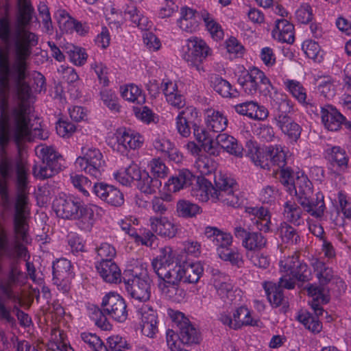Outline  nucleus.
<instances>
[{
    "label": "nucleus",
    "mask_w": 351,
    "mask_h": 351,
    "mask_svg": "<svg viewBox=\"0 0 351 351\" xmlns=\"http://www.w3.org/2000/svg\"><path fill=\"white\" fill-rule=\"evenodd\" d=\"M326 153L333 168L330 172L332 176L345 183L342 174L348 171L349 162V156L346 150L339 146H333L328 147Z\"/></svg>",
    "instance_id": "dca6fc26"
},
{
    "label": "nucleus",
    "mask_w": 351,
    "mask_h": 351,
    "mask_svg": "<svg viewBox=\"0 0 351 351\" xmlns=\"http://www.w3.org/2000/svg\"><path fill=\"white\" fill-rule=\"evenodd\" d=\"M101 99L110 110L119 112L120 105L115 93L110 89L104 88L100 92Z\"/></svg>",
    "instance_id": "774afa93"
},
{
    "label": "nucleus",
    "mask_w": 351,
    "mask_h": 351,
    "mask_svg": "<svg viewBox=\"0 0 351 351\" xmlns=\"http://www.w3.org/2000/svg\"><path fill=\"white\" fill-rule=\"evenodd\" d=\"M138 313L141 315L142 333L153 338L158 332L156 313L151 306L145 304L138 310Z\"/></svg>",
    "instance_id": "393cba45"
},
{
    "label": "nucleus",
    "mask_w": 351,
    "mask_h": 351,
    "mask_svg": "<svg viewBox=\"0 0 351 351\" xmlns=\"http://www.w3.org/2000/svg\"><path fill=\"white\" fill-rule=\"evenodd\" d=\"M307 292L308 295L313 298L312 301L309 302L311 308L317 316L322 315L324 309L320 304L329 301L326 291L324 287L311 284L307 287Z\"/></svg>",
    "instance_id": "e433bc0d"
},
{
    "label": "nucleus",
    "mask_w": 351,
    "mask_h": 351,
    "mask_svg": "<svg viewBox=\"0 0 351 351\" xmlns=\"http://www.w3.org/2000/svg\"><path fill=\"white\" fill-rule=\"evenodd\" d=\"M271 105L277 111L275 122L281 132L287 136L291 143H295L300 138L301 126L295 122L288 113L293 110V104L288 97L282 93H274L271 97Z\"/></svg>",
    "instance_id": "39448f33"
},
{
    "label": "nucleus",
    "mask_w": 351,
    "mask_h": 351,
    "mask_svg": "<svg viewBox=\"0 0 351 351\" xmlns=\"http://www.w3.org/2000/svg\"><path fill=\"white\" fill-rule=\"evenodd\" d=\"M245 212L259 232H250L239 226L234 228V235L237 239L241 240V245L246 253L262 251L267 245V239L261 232H269L271 225L269 211L267 208L261 206L247 207Z\"/></svg>",
    "instance_id": "7ed1b4c3"
},
{
    "label": "nucleus",
    "mask_w": 351,
    "mask_h": 351,
    "mask_svg": "<svg viewBox=\"0 0 351 351\" xmlns=\"http://www.w3.org/2000/svg\"><path fill=\"white\" fill-rule=\"evenodd\" d=\"M322 122L330 131H338L346 121L344 117L336 108L326 105L321 108Z\"/></svg>",
    "instance_id": "bb28decb"
},
{
    "label": "nucleus",
    "mask_w": 351,
    "mask_h": 351,
    "mask_svg": "<svg viewBox=\"0 0 351 351\" xmlns=\"http://www.w3.org/2000/svg\"><path fill=\"white\" fill-rule=\"evenodd\" d=\"M80 338L93 351H109L96 334L84 332L80 334Z\"/></svg>",
    "instance_id": "052dcab7"
},
{
    "label": "nucleus",
    "mask_w": 351,
    "mask_h": 351,
    "mask_svg": "<svg viewBox=\"0 0 351 351\" xmlns=\"http://www.w3.org/2000/svg\"><path fill=\"white\" fill-rule=\"evenodd\" d=\"M199 117V112L196 108L187 106L175 118L176 130L183 138H188L191 134L190 124Z\"/></svg>",
    "instance_id": "4be33fe9"
},
{
    "label": "nucleus",
    "mask_w": 351,
    "mask_h": 351,
    "mask_svg": "<svg viewBox=\"0 0 351 351\" xmlns=\"http://www.w3.org/2000/svg\"><path fill=\"white\" fill-rule=\"evenodd\" d=\"M282 215L285 219L295 226L304 223L302 208L295 201L288 200L284 204Z\"/></svg>",
    "instance_id": "79ce46f5"
},
{
    "label": "nucleus",
    "mask_w": 351,
    "mask_h": 351,
    "mask_svg": "<svg viewBox=\"0 0 351 351\" xmlns=\"http://www.w3.org/2000/svg\"><path fill=\"white\" fill-rule=\"evenodd\" d=\"M268 154L272 165L277 166L278 168H282L286 165L287 153L285 148L280 145L268 147Z\"/></svg>",
    "instance_id": "5fc2aeb1"
},
{
    "label": "nucleus",
    "mask_w": 351,
    "mask_h": 351,
    "mask_svg": "<svg viewBox=\"0 0 351 351\" xmlns=\"http://www.w3.org/2000/svg\"><path fill=\"white\" fill-rule=\"evenodd\" d=\"M219 320L223 325L233 330H238L243 326H257L258 322L253 315V313L245 306L236 308L232 315L221 313Z\"/></svg>",
    "instance_id": "f8f14e48"
},
{
    "label": "nucleus",
    "mask_w": 351,
    "mask_h": 351,
    "mask_svg": "<svg viewBox=\"0 0 351 351\" xmlns=\"http://www.w3.org/2000/svg\"><path fill=\"white\" fill-rule=\"evenodd\" d=\"M194 167L202 175H208L216 169L213 160L206 155H199L195 162Z\"/></svg>",
    "instance_id": "680f3d73"
},
{
    "label": "nucleus",
    "mask_w": 351,
    "mask_h": 351,
    "mask_svg": "<svg viewBox=\"0 0 351 351\" xmlns=\"http://www.w3.org/2000/svg\"><path fill=\"white\" fill-rule=\"evenodd\" d=\"M156 274L160 278L158 288L165 297L176 302H182L186 299V293L180 286L183 282L181 263L160 269Z\"/></svg>",
    "instance_id": "423d86ee"
},
{
    "label": "nucleus",
    "mask_w": 351,
    "mask_h": 351,
    "mask_svg": "<svg viewBox=\"0 0 351 351\" xmlns=\"http://www.w3.org/2000/svg\"><path fill=\"white\" fill-rule=\"evenodd\" d=\"M237 192V182L233 178L221 171L215 174L214 191L211 195L213 202L232 207L239 206L240 198Z\"/></svg>",
    "instance_id": "6e6552de"
},
{
    "label": "nucleus",
    "mask_w": 351,
    "mask_h": 351,
    "mask_svg": "<svg viewBox=\"0 0 351 351\" xmlns=\"http://www.w3.org/2000/svg\"><path fill=\"white\" fill-rule=\"evenodd\" d=\"M247 156L255 165L264 169H270L271 161L268 154V147L264 151L263 149L252 145L248 148Z\"/></svg>",
    "instance_id": "49530a36"
},
{
    "label": "nucleus",
    "mask_w": 351,
    "mask_h": 351,
    "mask_svg": "<svg viewBox=\"0 0 351 351\" xmlns=\"http://www.w3.org/2000/svg\"><path fill=\"white\" fill-rule=\"evenodd\" d=\"M194 175L186 169L178 171V174L171 177L165 183L163 190L171 195L172 193H177L180 190L191 185Z\"/></svg>",
    "instance_id": "a878e982"
},
{
    "label": "nucleus",
    "mask_w": 351,
    "mask_h": 351,
    "mask_svg": "<svg viewBox=\"0 0 351 351\" xmlns=\"http://www.w3.org/2000/svg\"><path fill=\"white\" fill-rule=\"evenodd\" d=\"M297 319L307 329L314 333H319L322 328V323L308 312L301 311L297 316Z\"/></svg>",
    "instance_id": "bf43d9fd"
},
{
    "label": "nucleus",
    "mask_w": 351,
    "mask_h": 351,
    "mask_svg": "<svg viewBox=\"0 0 351 351\" xmlns=\"http://www.w3.org/2000/svg\"><path fill=\"white\" fill-rule=\"evenodd\" d=\"M214 90L221 97L232 98L238 96V92L233 88L230 83L221 77L215 75L211 80Z\"/></svg>",
    "instance_id": "09e8293b"
},
{
    "label": "nucleus",
    "mask_w": 351,
    "mask_h": 351,
    "mask_svg": "<svg viewBox=\"0 0 351 351\" xmlns=\"http://www.w3.org/2000/svg\"><path fill=\"white\" fill-rule=\"evenodd\" d=\"M214 191V186L203 176H198L196 184L193 187L191 195L197 199L202 202H206L211 199V195Z\"/></svg>",
    "instance_id": "58836bf2"
},
{
    "label": "nucleus",
    "mask_w": 351,
    "mask_h": 351,
    "mask_svg": "<svg viewBox=\"0 0 351 351\" xmlns=\"http://www.w3.org/2000/svg\"><path fill=\"white\" fill-rule=\"evenodd\" d=\"M199 12L182 6L180 10V18L177 20L178 26L183 32L193 33L199 27Z\"/></svg>",
    "instance_id": "cd10ccee"
},
{
    "label": "nucleus",
    "mask_w": 351,
    "mask_h": 351,
    "mask_svg": "<svg viewBox=\"0 0 351 351\" xmlns=\"http://www.w3.org/2000/svg\"><path fill=\"white\" fill-rule=\"evenodd\" d=\"M82 205L78 198L66 194L59 195L53 202L56 215L62 219L71 220L77 218L78 212Z\"/></svg>",
    "instance_id": "2eb2a0df"
},
{
    "label": "nucleus",
    "mask_w": 351,
    "mask_h": 351,
    "mask_svg": "<svg viewBox=\"0 0 351 351\" xmlns=\"http://www.w3.org/2000/svg\"><path fill=\"white\" fill-rule=\"evenodd\" d=\"M217 144L224 151L236 157L243 155V147L232 136L227 133H221L216 137Z\"/></svg>",
    "instance_id": "c9c22d12"
},
{
    "label": "nucleus",
    "mask_w": 351,
    "mask_h": 351,
    "mask_svg": "<svg viewBox=\"0 0 351 351\" xmlns=\"http://www.w3.org/2000/svg\"><path fill=\"white\" fill-rule=\"evenodd\" d=\"M277 234L284 242L296 244L300 241V236L295 229L287 222H282L280 224Z\"/></svg>",
    "instance_id": "6e6d98bb"
},
{
    "label": "nucleus",
    "mask_w": 351,
    "mask_h": 351,
    "mask_svg": "<svg viewBox=\"0 0 351 351\" xmlns=\"http://www.w3.org/2000/svg\"><path fill=\"white\" fill-rule=\"evenodd\" d=\"M271 35L278 42L293 43L295 40L294 26L286 19H277Z\"/></svg>",
    "instance_id": "7c9ffc66"
},
{
    "label": "nucleus",
    "mask_w": 351,
    "mask_h": 351,
    "mask_svg": "<svg viewBox=\"0 0 351 351\" xmlns=\"http://www.w3.org/2000/svg\"><path fill=\"white\" fill-rule=\"evenodd\" d=\"M35 152L43 162L56 165L60 168L59 160L61 158V155L53 147L40 145L36 147Z\"/></svg>",
    "instance_id": "3c124183"
},
{
    "label": "nucleus",
    "mask_w": 351,
    "mask_h": 351,
    "mask_svg": "<svg viewBox=\"0 0 351 351\" xmlns=\"http://www.w3.org/2000/svg\"><path fill=\"white\" fill-rule=\"evenodd\" d=\"M103 313L117 322H124L128 316L125 300L119 294L110 292L102 299Z\"/></svg>",
    "instance_id": "ddd939ff"
},
{
    "label": "nucleus",
    "mask_w": 351,
    "mask_h": 351,
    "mask_svg": "<svg viewBox=\"0 0 351 351\" xmlns=\"http://www.w3.org/2000/svg\"><path fill=\"white\" fill-rule=\"evenodd\" d=\"M115 136L116 142L112 147L114 150L123 154L130 149L141 147L144 143L143 136L130 129L120 128L117 130Z\"/></svg>",
    "instance_id": "4468645a"
},
{
    "label": "nucleus",
    "mask_w": 351,
    "mask_h": 351,
    "mask_svg": "<svg viewBox=\"0 0 351 351\" xmlns=\"http://www.w3.org/2000/svg\"><path fill=\"white\" fill-rule=\"evenodd\" d=\"M211 285L214 287L217 294L223 300H228L232 302L237 292L239 290L234 289L232 280L230 277L222 273L218 269H213L210 279Z\"/></svg>",
    "instance_id": "6ab92c4d"
},
{
    "label": "nucleus",
    "mask_w": 351,
    "mask_h": 351,
    "mask_svg": "<svg viewBox=\"0 0 351 351\" xmlns=\"http://www.w3.org/2000/svg\"><path fill=\"white\" fill-rule=\"evenodd\" d=\"M200 336L197 329L191 324H188L180 330L178 335L173 330L167 331V343L171 351H188L182 348V343L191 345L198 343Z\"/></svg>",
    "instance_id": "9b49d317"
},
{
    "label": "nucleus",
    "mask_w": 351,
    "mask_h": 351,
    "mask_svg": "<svg viewBox=\"0 0 351 351\" xmlns=\"http://www.w3.org/2000/svg\"><path fill=\"white\" fill-rule=\"evenodd\" d=\"M94 193L103 201L114 206H119L123 204V193L112 185L97 183L94 186Z\"/></svg>",
    "instance_id": "b1692460"
},
{
    "label": "nucleus",
    "mask_w": 351,
    "mask_h": 351,
    "mask_svg": "<svg viewBox=\"0 0 351 351\" xmlns=\"http://www.w3.org/2000/svg\"><path fill=\"white\" fill-rule=\"evenodd\" d=\"M283 84L285 90L289 92L299 104L306 107L311 105V103L307 99L306 89L300 82L296 80L286 79L284 80Z\"/></svg>",
    "instance_id": "4c0bfd02"
},
{
    "label": "nucleus",
    "mask_w": 351,
    "mask_h": 351,
    "mask_svg": "<svg viewBox=\"0 0 351 351\" xmlns=\"http://www.w3.org/2000/svg\"><path fill=\"white\" fill-rule=\"evenodd\" d=\"M228 123V119L222 112L214 109L206 110L205 123L210 131L221 132L226 129Z\"/></svg>",
    "instance_id": "f704fd0d"
},
{
    "label": "nucleus",
    "mask_w": 351,
    "mask_h": 351,
    "mask_svg": "<svg viewBox=\"0 0 351 351\" xmlns=\"http://www.w3.org/2000/svg\"><path fill=\"white\" fill-rule=\"evenodd\" d=\"M211 54L212 49L204 40L191 37L186 41L182 57L189 67L201 73L204 71L203 61Z\"/></svg>",
    "instance_id": "9d476101"
},
{
    "label": "nucleus",
    "mask_w": 351,
    "mask_h": 351,
    "mask_svg": "<svg viewBox=\"0 0 351 351\" xmlns=\"http://www.w3.org/2000/svg\"><path fill=\"white\" fill-rule=\"evenodd\" d=\"M237 113L254 119L264 120L269 114L267 109L254 101H247L234 106Z\"/></svg>",
    "instance_id": "473e14b6"
},
{
    "label": "nucleus",
    "mask_w": 351,
    "mask_h": 351,
    "mask_svg": "<svg viewBox=\"0 0 351 351\" xmlns=\"http://www.w3.org/2000/svg\"><path fill=\"white\" fill-rule=\"evenodd\" d=\"M138 181V189L144 193L152 194L156 193L161 185V182L151 177L146 171H141V176L136 180Z\"/></svg>",
    "instance_id": "de8ad7c7"
},
{
    "label": "nucleus",
    "mask_w": 351,
    "mask_h": 351,
    "mask_svg": "<svg viewBox=\"0 0 351 351\" xmlns=\"http://www.w3.org/2000/svg\"><path fill=\"white\" fill-rule=\"evenodd\" d=\"M125 289L128 293L134 300L145 302L151 296L150 280L146 271L140 276H134L132 279H128L125 283Z\"/></svg>",
    "instance_id": "f3484780"
},
{
    "label": "nucleus",
    "mask_w": 351,
    "mask_h": 351,
    "mask_svg": "<svg viewBox=\"0 0 351 351\" xmlns=\"http://www.w3.org/2000/svg\"><path fill=\"white\" fill-rule=\"evenodd\" d=\"M82 153L83 156L75 160V167L95 179H101L106 162L101 151L93 147H82Z\"/></svg>",
    "instance_id": "1a4fd4ad"
},
{
    "label": "nucleus",
    "mask_w": 351,
    "mask_h": 351,
    "mask_svg": "<svg viewBox=\"0 0 351 351\" xmlns=\"http://www.w3.org/2000/svg\"><path fill=\"white\" fill-rule=\"evenodd\" d=\"M181 266L183 282L195 284L199 281L204 271L203 267L199 262H182Z\"/></svg>",
    "instance_id": "c03bdc74"
},
{
    "label": "nucleus",
    "mask_w": 351,
    "mask_h": 351,
    "mask_svg": "<svg viewBox=\"0 0 351 351\" xmlns=\"http://www.w3.org/2000/svg\"><path fill=\"white\" fill-rule=\"evenodd\" d=\"M178 215L182 217H193L201 213V208L185 199L179 200L176 205Z\"/></svg>",
    "instance_id": "13d9d810"
},
{
    "label": "nucleus",
    "mask_w": 351,
    "mask_h": 351,
    "mask_svg": "<svg viewBox=\"0 0 351 351\" xmlns=\"http://www.w3.org/2000/svg\"><path fill=\"white\" fill-rule=\"evenodd\" d=\"M294 186L295 189L293 193L297 196L298 202L303 197H310L313 194V184L303 172L295 173Z\"/></svg>",
    "instance_id": "37998d69"
},
{
    "label": "nucleus",
    "mask_w": 351,
    "mask_h": 351,
    "mask_svg": "<svg viewBox=\"0 0 351 351\" xmlns=\"http://www.w3.org/2000/svg\"><path fill=\"white\" fill-rule=\"evenodd\" d=\"M237 82L243 91L248 95H255L258 93L266 95L273 88L265 73L255 66L247 70L243 69L239 74Z\"/></svg>",
    "instance_id": "0eeeda50"
},
{
    "label": "nucleus",
    "mask_w": 351,
    "mask_h": 351,
    "mask_svg": "<svg viewBox=\"0 0 351 351\" xmlns=\"http://www.w3.org/2000/svg\"><path fill=\"white\" fill-rule=\"evenodd\" d=\"M199 19L203 21L206 32L214 40L219 41L223 39L224 31L212 14L205 10H201Z\"/></svg>",
    "instance_id": "2f4dec72"
},
{
    "label": "nucleus",
    "mask_w": 351,
    "mask_h": 351,
    "mask_svg": "<svg viewBox=\"0 0 351 351\" xmlns=\"http://www.w3.org/2000/svg\"><path fill=\"white\" fill-rule=\"evenodd\" d=\"M263 287L271 305L278 307L282 304L284 299L282 288L284 287L280 285L279 282L278 285L272 282H265Z\"/></svg>",
    "instance_id": "8fccbe9b"
},
{
    "label": "nucleus",
    "mask_w": 351,
    "mask_h": 351,
    "mask_svg": "<svg viewBox=\"0 0 351 351\" xmlns=\"http://www.w3.org/2000/svg\"><path fill=\"white\" fill-rule=\"evenodd\" d=\"M123 17L125 21L132 22L134 26L138 27L141 30H145L151 27V22L148 18L143 16L134 5H127L123 10Z\"/></svg>",
    "instance_id": "ea45409f"
},
{
    "label": "nucleus",
    "mask_w": 351,
    "mask_h": 351,
    "mask_svg": "<svg viewBox=\"0 0 351 351\" xmlns=\"http://www.w3.org/2000/svg\"><path fill=\"white\" fill-rule=\"evenodd\" d=\"M159 252V255L152 262L155 273L173 265L176 257V254L170 246L161 247Z\"/></svg>",
    "instance_id": "a19ab883"
},
{
    "label": "nucleus",
    "mask_w": 351,
    "mask_h": 351,
    "mask_svg": "<svg viewBox=\"0 0 351 351\" xmlns=\"http://www.w3.org/2000/svg\"><path fill=\"white\" fill-rule=\"evenodd\" d=\"M163 94L166 101L176 109H182L185 106L184 96L178 88L176 83L172 81L162 82L161 84Z\"/></svg>",
    "instance_id": "c756f323"
},
{
    "label": "nucleus",
    "mask_w": 351,
    "mask_h": 351,
    "mask_svg": "<svg viewBox=\"0 0 351 351\" xmlns=\"http://www.w3.org/2000/svg\"><path fill=\"white\" fill-rule=\"evenodd\" d=\"M121 95L124 99L130 102L143 104L145 101V97L143 94L141 89L134 84L121 87Z\"/></svg>",
    "instance_id": "864d4df0"
},
{
    "label": "nucleus",
    "mask_w": 351,
    "mask_h": 351,
    "mask_svg": "<svg viewBox=\"0 0 351 351\" xmlns=\"http://www.w3.org/2000/svg\"><path fill=\"white\" fill-rule=\"evenodd\" d=\"M149 224L150 230L162 238L172 239L178 232V226L165 216H152Z\"/></svg>",
    "instance_id": "aec40b11"
},
{
    "label": "nucleus",
    "mask_w": 351,
    "mask_h": 351,
    "mask_svg": "<svg viewBox=\"0 0 351 351\" xmlns=\"http://www.w3.org/2000/svg\"><path fill=\"white\" fill-rule=\"evenodd\" d=\"M284 254L279 258V271L282 274L280 285L287 289L295 287V280L307 282L311 279L312 274L308 265L300 259L296 252Z\"/></svg>",
    "instance_id": "20e7f679"
},
{
    "label": "nucleus",
    "mask_w": 351,
    "mask_h": 351,
    "mask_svg": "<svg viewBox=\"0 0 351 351\" xmlns=\"http://www.w3.org/2000/svg\"><path fill=\"white\" fill-rule=\"evenodd\" d=\"M18 28L12 39L15 60L10 65L7 51L0 49V149L1 152L12 138L20 145L31 138L32 125L29 118V105L27 103L31 95V88L27 82L29 73L27 60L37 45L38 37L25 29L32 20L34 11L30 5L29 20H21V5L18 0Z\"/></svg>",
    "instance_id": "f257e3e1"
},
{
    "label": "nucleus",
    "mask_w": 351,
    "mask_h": 351,
    "mask_svg": "<svg viewBox=\"0 0 351 351\" xmlns=\"http://www.w3.org/2000/svg\"><path fill=\"white\" fill-rule=\"evenodd\" d=\"M16 173L17 195L14 204V241L9 243L7 233L0 230V255L10 256H24L27 247L23 243L29 241V225L27 218L29 215L28 204L27 167L26 163L21 159L16 161L5 156V151L1 152L0 159V196L1 203L5 208L10 205V196L8 189V181L12 176L13 167Z\"/></svg>",
    "instance_id": "f03ea898"
},
{
    "label": "nucleus",
    "mask_w": 351,
    "mask_h": 351,
    "mask_svg": "<svg viewBox=\"0 0 351 351\" xmlns=\"http://www.w3.org/2000/svg\"><path fill=\"white\" fill-rule=\"evenodd\" d=\"M318 84V90L325 97H330L335 95V88L338 82L331 76H324L320 77Z\"/></svg>",
    "instance_id": "69168bd1"
},
{
    "label": "nucleus",
    "mask_w": 351,
    "mask_h": 351,
    "mask_svg": "<svg viewBox=\"0 0 351 351\" xmlns=\"http://www.w3.org/2000/svg\"><path fill=\"white\" fill-rule=\"evenodd\" d=\"M315 195V200H311L310 197H303L298 203L305 212L314 218L321 220L326 210L324 196L321 192H317Z\"/></svg>",
    "instance_id": "c85d7f7f"
},
{
    "label": "nucleus",
    "mask_w": 351,
    "mask_h": 351,
    "mask_svg": "<svg viewBox=\"0 0 351 351\" xmlns=\"http://www.w3.org/2000/svg\"><path fill=\"white\" fill-rule=\"evenodd\" d=\"M141 176V169L138 166L132 162L128 167L121 169L114 173V179L122 185L128 186L134 180Z\"/></svg>",
    "instance_id": "a18cd8bd"
},
{
    "label": "nucleus",
    "mask_w": 351,
    "mask_h": 351,
    "mask_svg": "<svg viewBox=\"0 0 351 351\" xmlns=\"http://www.w3.org/2000/svg\"><path fill=\"white\" fill-rule=\"evenodd\" d=\"M96 268L105 282L114 284L121 282V270L114 262L100 261L96 265Z\"/></svg>",
    "instance_id": "72a5a7b5"
},
{
    "label": "nucleus",
    "mask_w": 351,
    "mask_h": 351,
    "mask_svg": "<svg viewBox=\"0 0 351 351\" xmlns=\"http://www.w3.org/2000/svg\"><path fill=\"white\" fill-rule=\"evenodd\" d=\"M314 272L322 285L328 284L333 278L332 268L326 265L323 261L315 258L311 263Z\"/></svg>",
    "instance_id": "603ef678"
},
{
    "label": "nucleus",
    "mask_w": 351,
    "mask_h": 351,
    "mask_svg": "<svg viewBox=\"0 0 351 351\" xmlns=\"http://www.w3.org/2000/svg\"><path fill=\"white\" fill-rule=\"evenodd\" d=\"M173 199L172 195L165 191L161 194V197H154L151 202L152 208L156 214L162 216L168 210V206L165 202H170Z\"/></svg>",
    "instance_id": "0e129e2a"
},
{
    "label": "nucleus",
    "mask_w": 351,
    "mask_h": 351,
    "mask_svg": "<svg viewBox=\"0 0 351 351\" xmlns=\"http://www.w3.org/2000/svg\"><path fill=\"white\" fill-rule=\"evenodd\" d=\"M53 280L58 289L64 293L70 289L71 280L73 278L71 263L66 258H60L53 264Z\"/></svg>",
    "instance_id": "a211bd4d"
},
{
    "label": "nucleus",
    "mask_w": 351,
    "mask_h": 351,
    "mask_svg": "<svg viewBox=\"0 0 351 351\" xmlns=\"http://www.w3.org/2000/svg\"><path fill=\"white\" fill-rule=\"evenodd\" d=\"M101 211V208L95 204L82 205L78 212V217L75 219L77 226L82 230L90 231Z\"/></svg>",
    "instance_id": "5701e85b"
},
{
    "label": "nucleus",
    "mask_w": 351,
    "mask_h": 351,
    "mask_svg": "<svg viewBox=\"0 0 351 351\" xmlns=\"http://www.w3.org/2000/svg\"><path fill=\"white\" fill-rule=\"evenodd\" d=\"M245 254L250 262L256 267L266 269L270 265L269 256L262 251L248 252Z\"/></svg>",
    "instance_id": "338daca9"
},
{
    "label": "nucleus",
    "mask_w": 351,
    "mask_h": 351,
    "mask_svg": "<svg viewBox=\"0 0 351 351\" xmlns=\"http://www.w3.org/2000/svg\"><path fill=\"white\" fill-rule=\"evenodd\" d=\"M302 49L308 58L314 61L320 62L323 58L320 46L313 40H307L304 41Z\"/></svg>",
    "instance_id": "e2e57ef3"
},
{
    "label": "nucleus",
    "mask_w": 351,
    "mask_h": 351,
    "mask_svg": "<svg viewBox=\"0 0 351 351\" xmlns=\"http://www.w3.org/2000/svg\"><path fill=\"white\" fill-rule=\"evenodd\" d=\"M204 233L207 239L215 246L217 254L228 250L233 243V237L230 232L215 226H206Z\"/></svg>",
    "instance_id": "412c9836"
},
{
    "label": "nucleus",
    "mask_w": 351,
    "mask_h": 351,
    "mask_svg": "<svg viewBox=\"0 0 351 351\" xmlns=\"http://www.w3.org/2000/svg\"><path fill=\"white\" fill-rule=\"evenodd\" d=\"M60 169V168L56 167V165H51L42 161L41 164L34 165L33 174L38 179L45 180L53 176Z\"/></svg>",
    "instance_id": "4d7b16f0"
}]
</instances>
